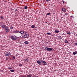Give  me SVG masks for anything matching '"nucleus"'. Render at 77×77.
<instances>
[{
	"label": "nucleus",
	"instance_id": "nucleus-1",
	"mask_svg": "<svg viewBox=\"0 0 77 77\" xmlns=\"http://www.w3.org/2000/svg\"><path fill=\"white\" fill-rule=\"evenodd\" d=\"M23 38H29V34L28 32H25V34L23 36Z\"/></svg>",
	"mask_w": 77,
	"mask_h": 77
},
{
	"label": "nucleus",
	"instance_id": "nucleus-2",
	"mask_svg": "<svg viewBox=\"0 0 77 77\" xmlns=\"http://www.w3.org/2000/svg\"><path fill=\"white\" fill-rule=\"evenodd\" d=\"M45 50L47 51H51L53 50V48L46 47L45 48Z\"/></svg>",
	"mask_w": 77,
	"mask_h": 77
},
{
	"label": "nucleus",
	"instance_id": "nucleus-3",
	"mask_svg": "<svg viewBox=\"0 0 77 77\" xmlns=\"http://www.w3.org/2000/svg\"><path fill=\"white\" fill-rule=\"evenodd\" d=\"M44 63L45 61L43 60H38L37 62V63H38L39 65H41V63Z\"/></svg>",
	"mask_w": 77,
	"mask_h": 77
},
{
	"label": "nucleus",
	"instance_id": "nucleus-4",
	"mask_svg": "<svg viewBox=\"0 0 77 77\" xmlns=\"http://www.w3.org/2000/svg\"><path fill=\"white\" fill-rule=\"evenodd\" d=\"M11 38L12 40H16L17 38V37L15 35L12 36L11 37Z\"/></svg>",
	"mask_w": 77,
	"mask_h": 77
},
{
	"label": "nucleus",
	"instance_id": "nucleus-5",
	"mask_svg": "<svg viewBox=\"0 0 77 77\" xmlns=\"http://www.w3.org/2000/svg\"><path fill=\"white\" fill-rule=\"evenodd\" d=\"M12 54V53H10L9 52H8L5 53V56H9L10 55Z\"/></svg>",
	"mask_w": 77,
	"mask_h": 77
},
{
	"label": "nucleus",
	"instance_id": "nucleus-6",
	"mask_svg": "<svg viewBox=\"0 0 77 77\" xmlns=\"http://www.w3.org/2000/svg\"><path fill=\"white\" fill-rule=\"evenodd\" d=\"M19 33H20L21 35H24V31L23 30H21L20 31H19Z\"/></svg>",
	"mask_w": 77,
	"mask_h": 77
},
{
	"label": "nucleus",
	"instance_id": "nucleus-7",
	"mask_svg": "<svg viewBox=\"0 0 77 77\" xmlns=\"http://www.w3.org/2000/svg\"><path fill=\"white\" fill-rule=\"evenodd\" d=\"M5 29L6 32H9V28L8 27V26L6 27Z\"/></svg>",
	"mask_w": 77,
	"mask_h": 77
},
{
	"label": "nucleus",
	"instance_id": "nucleus-8",
	"mask_svg": "<svg viewBox=\"0 0 77 77\" xmlns=\"http://www.w3.org/2000/svg\"><path fill=\"white\" fill-rule=\"evenodd\" d=\"M62 11L63 12H65L66 11V10L64 8H62Z\"/></svg>",
	"mask_w": 77,
	"mask_h": 77
},
{
	"label": "nucleus",
	"instance_id": "nucleus-9",
	"mask_svg": "<svg viewBox=\"0 0 77 77\" xmlns=\"http://www.w3.org/2000/svg\"><path fill=\"white\" fill-rule=\"evenodd\" d=\"M31 27L32 28V29H35L36 28V27H35V25H32L31 26Z\"/></svg>",
	"mask_w": 77,
	"mask_h": 77
},
{
	"label": "nucleus",
	"instance_id": "nucleus-10",
	"mask_svg": "<svg viewBox=\"0 0 77 77\" xmlns=\"http://www.w3.org/2000/svg\"><path fill=\"white\" fill-rule=\"evenodd\" d=\"M13 33H19V30H16L14 31Z\"/></svg>",
	"mask_w": 77,
	"mask_h": 77
},
{
	"label": "nucleus",
	"instance_id": "nucleus-11",
	"mask_svg": "<svg viewBox=\"0 0 77 77\" xmlns=\"http://www.w3.org/2000/svg\"><path fill=\"white\" fill-rule=\"evenodd\" d=\"M2 29H4L5 27V25H4V24H2Z\"/></svg>",
	"mask_w": 77,
	"mask_h": 77
},
{
	"label": "nucleus",
	"instance_id": "nucleus-12",
	"mask_svg": "<svg viewBox=\"0 0 77 77\" xmlns=\"http://www.w3.org/2000/svg\"><path fill=\"white\" fill-rule=\"evenodd\" d=\"M24 44H26V45H27V44H29V42L27 41H25L24 42Z\"/></svg>",
	"mask_w": 77,
	"mask_h": 77
},
{
	"label": "nucleus",
	"instance_id": "nucleus-13",
	"mask_svg": "<svg viewBox=\"0 0 77 77\" xmlns=\"http://www.w3.org/2000/svg\"><path fill=\"white\" fill-rule=\"evenodd\" d=\"M27 77H31L32 76V75L31 74L30 75H27Z\"/></svg>",
	"mask_w": 77,
	"mask_h": 77
},
{
	"label": "nucleus",
	"instance_id": "nucleus-14",
	"mask_svg": "<svg viewBox=\"0 0 77 77\" xmlns=\"http://www.w3.org/2000/svg\"><path fill=\"white\" fill-rule=\"evenodd\" d=\"M64 42H65V43H66V44H67L68 43V41L65 40L64 41Z\"/></svg>",
	"mask_w": 77,
	"mask_h": 77
},
{
	"label": "nucleus",
	"instance_id": "nucleus-15",
	"mask_svg": "<svg viewBox=\"0 0 77 77\" xmlns=\"http://www.w3.org/2000/svg\"><path fill=\"white\" fill-rule=\"evenodd\" d=\"M0 18L2 20H4V17H3L2 16H1Z\"/></svg>",
	"mask_w": 77,
	"mask_h": 77
},
{
	"label": "nucleus",
	"instance_id": "nucleus-16",
	"mask_svg": "<svg viewBox=\"0 0 77 77\" xmlns=\"http://www.w3.org/2000/svg\"><path fill=\"white\" fill-rule=\"evenodd\" d=\"M47 35H52V34L50 33H47Z\"/></svg>",
	"mask_w": 77,
	"mask_h": 77
},
{
	"label": "nucleus",
	"instance_id": "nucleus-17",
	"mask_svg": "<svg viewBox=\"0 0 77 77\" xmlns=\"http://www.w3.org/2000/svg\"><path fill=\"white\" fill-rule=\"evenodd\" d=\"M58 38H59V39H62V37H61V36H58Z\"/></svg>",
	"mask_w": 77,
	"mask_h": 77
},
{
	"label": "nucleus",
	"instance_id": "nucleus-18",
	"mask_svg": "<svg viewBox=\"0 0 77 77\" xmlns=\"http://www.w3.org/2000/svg\"><path fill=\"white\" fill-rule=\"evenodd\" d=\"M55 33H59V31L58 30H55Z\"/></svg>",
	"mask_w": 77,
	"mask_h": 77
},
{
	"label": "nucleus",
	"instance_id": "nucleus-19",
	"mask_svg": "<svg viewBox=\"0 0 77 77\" xmlns=\"http://www.w3.org/2000/svg\"><path fill=\"white\" fill-rule=\"evenodd\" d=\"M44 63V65H47V63L45 62V63Z\"/></svg>",
	"mask_w": 77,
	"mask_h": 77
},
{
	"label": "nucleus",
	"instance_id": "nucleus-20",
	"mask_svg": "<svg viewBox=\"0 0 77 77\" xmlns=\"http://www.w3.org/2000/svg\"><path fill=\"white\" fill-rule=\"evenodd\" d=\"M65 15H69V13H65Z\"/></svg>",
	"mask_w": 77,
	"mask_h": 77
},
{
	"label": "nucleus",
	"instance_id": "nucleus-21",
	"mask_svg": "<svg viewBox=\"0 0 77 77\" xmlns=\"http://www.w3.org/2000/svg\"><path fill=\"white\" fill-rule=\"evenodd\" d=\"M73 54H74V55H75V54H76V52H74L73 53Z\"/></svg>",
	"mask_w": 77,
	"mask_h": 77
},
{
	"label": "nucleus",
	"instance_id": "nucleus-22",
	"mask_svg": "<svg viewBox=\"0 0 77 77\" xmlns=\"http://www.w3.org/2000/svg\"><path fill=\"white\" fill-rule=\"evenodd\" d=\"M23 60H24L25 61H27V58H24Z\"/></svg>",
	"mask_w": 77,
	"mask_h": 77
},
{
	"label": "nucleus",
	"instance_id": "nucleus-23",
	"mask_svg": "<svg viewBox=\"0 0 77 77\" xmlns=\"http://www.w3.org/2000/svg\"><path fill=\"white\" fill-rule=\"evenodd\" d=\"M10 71L11 72H14L15 71L14 70V69L10 70Z\"/></svg>",
	"mask_w": 77,
	"mask_h": 77
},
{
	"label": "nucleus",
	"instance_id": "nucleus-24",
	"mask_svg": "<svg viewBox=\"0 0 77 77\" xmlns=\"http://www.w3.org/2000/svg\"><path fill=\"white\" fill-rule=\"evenodd\" d=\"M67 34H68V35H71V33L70 32H67Z\"/></svg>",
	"mask_w": 77,
	"mask_h": 77
},
{
	"label": "nucleus",
	"instance_id": "nucleus-25",
	"mask_svg": "<svg viewBox=\"0 0 77 77\" xmlns=\"http://www.w3.org/2000/svg\"><path fill=\"white\" fill-rule=\"evenodd\" d=\"M24 9H27V6H25L24 8Z\"/></svg>",
	"mask_w": 77,
	"mask_h": 77
},
{
	"label": "nucleus",
	"instance_id": "nucleus-26",
	"mask_svg": "<svg viewBox=\"0 0 77 77\" xmlns=\"http://www.w3.org/2000/svg\"><path fill=\"white\" fill-rule=\"evenodd\" d=\"M8 69H12V67H8Z\"/></svg>",
	"mask_w": 77,
	"mask_h": 77
},
{
	"label": "nucleus",
	"instance_id": "nucleus-27",
	"mask_svg": "<svg viewBox=\"0 0 77 77\" xmlns=\"http://www.w3.org/2000/svg\"><path fill=\"white\" fill-rule=\"evenodd\" d=\"M50 14H50V13H48L47 14V15H50Z\"/></svg>",
	"mask_w": 77,
	"mask_h": 77
},
{
	"label": "nucleus",
	"instance_id": "nucleus-28",
	"mask_svg": "<svg viewBox=\"0 0 77 77\" xmlns=\"http://www.w3.org/2000/svg\"><path fill=\"white\" fill-rule=\"evenodd\" d=\"M19 66H23V65H22V64H20V65Z\"/></svg>",
	"mask_w": 77,
	"mask_h": 77
},
{
	"label": "nucleus",
	"instance_id": "nucleus-29",
	"mask_svg": "<svg viewBox=\"0 0 77 77\" xmlns=\"http://www.w3.org/2000/svg\"><path fill=\"white\" fill-rule=\"evenodd\" d=\"M13 59H15V56H13Z\"/></svg>",
	"mask_w": 77,
	"mask_h": 77
},
{
	"label": "nucleus",
	"instance_id": "nucleus-30",
	"mask_svg": "<svg viewBox=\"0 0 77 77\" xmlns=\"http://www.w3.org/2000/svg\"><path fill=\"white\" fill-rule=\"evenodd\" d=\"M47 2H50V0H46Z\"/></svg>",
	"mask_w": 77,
	"mask_h": 77
},
{
	"label": "nucleus",
	"instance_id": "nucleus-31",
	"mask_svg": "<svg viewBox=\"0 0 77 77\" xmlns=\"http://www.w3.org/2000/svg\"><path fill=\"white\" fill-rule=\"evenodd\" d=\"M10 29H13V27H11Z\"/></svg>",
	"mask_w": 77,
	"mask_h": 77
},
{
	"label": "nucleus",
	"instance_id": "nucleus-32",
	"mask_svg": "<svg viewBox=\"0 0 77 77\" xmlns=\"http://www.w3.org/2000/svg\"><path fill=\"white\" fill-rule=\"evenodd\" d=\"M63 4H64L65 3V1H63Z\"/></svg>",
	"mask_w": 77,
	"mask_h": 77
},
{
	"label": "nucleus",
	"instance_id": "nucleus-33",
	"mask_svg": "<svg viewBox=\"0 0 77 77\" xmlns=\"http://www.w3.org/2000/svg\"><path fill=\"white\" fill-rule=\"evenodd\" d=\"M75 45H77V43H75Z\"/></svg>",
	"mask_w": 77,
	"mask_h": 77
},
{
	"label": "nucleus",
	"instance_id": "nucleus-34",
	"mask_svg": "<svg viewBox=\"0 0 77 77\" xmlns=\"http://www.w3.org/2000/svg\"><path fill=\"white\" fill-rule=\"evenodd\" d=\"M15 11H18V10H17V9H16L15 10Z\"/></svg>",
	"mask_w": 77,
	"mask_h": 77
},
{
	"label": "nucleus",
	"instance_id": "nucleus-35",
	"mask_svg": "<svg viewBox=\"0 0 77 77\" xmlns=\"http://www.w3.org/2000/svg\"><path fill=\"white\" fill-rule=\"evenodd\" d=\"M75 52H76V54H77V51H75Z\"/></svg>",
	"mask_w": 77,
	"mask_h": 77
},
{
	"label": "nucleus",
	"instance_id": "nucleus-36",
	"mask_svg": "<svg viewBox=\"0 0 77 77\" xmlns=\"http://www.w3.org/2000/svg\"><path fill=\"white\" fill-rule=\"evenodd\" d=\"M45 23H47V21H45Z\"/></svg>",
	"mask_w": 77,
	"mask_h": 77
},
{
	"label": "nucleus",
	"instance_id": "nucleus-37",
	"mask_svg": "<svg viewBox=\"0 0 77 77\" xmlns=\"http://www.w3.org/2000/svg\"><path fill=\"white\" fill-rule=\"evenodd\" d=\"M8 58H6V60H8Z\"/></svg>",
	"mask_w": 77,
	"mask_h": 77
},
{
	"label": "nucleus",
	"instance_id": "nucleus-38",
	"mask_svg": "<svg viewBox=\"0 0 77 77\" xmlns=\"http://www.w3.org/2000/svg\"><path fill=\"white\" fill-rule=\"evenodd\" d=\"M76 36H77V34H76Z\"/></svg>",
	"mask_w": 77,
	"mask_h": 77
},
{
	"label": "nucleus",
	"instance_id": "nucleus-39",
	"mask_svg": "<svg viewBox=\"0 0 77 77\" xmlns=\"http://www.w3.org/2000/svg\"><path fill=\"white\" fill-rule=\"evenodd\" d=\"M8 59H9V58H8Z\"/></svg>",
	"mask_w": 77,
	"mask_h": 77
},
{
	"label": "nucleus",
	"instance_id": "nucleus-40",
	"mask_svg": "<svg viewBox=\"0 0 77 77\" xmlns=\"http://www.w3.org/2000/svg\"><path fill=\"white\" fill-rule=\"evenodd\" d=\"M8 59H9V58H8Z\"/></svg>",
	"mask_w": 77,
	"mask_h": 77
}]
</instances>
